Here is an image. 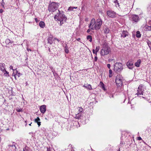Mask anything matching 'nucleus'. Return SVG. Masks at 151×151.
Wrapping results in <instances>:
<instances>
[{"label":"nucleus","instance_id":"obj_1","mask_svg":"<svg viewBox=\"0 0 151 151\" xmlns=\"http://www.w3.org/2000/svg\"><path fill=\"white\" fill-rule=\"evenodd\" d=\"M58 13H57L55 16L54 18L55 20L56 19V20L59 21L60 25H61L64 23V22H65L66 21L67 18L65 17V15L63 14V11L60 12L58 10Z\"/></svg>","mask_w":151,"mask_h":151},{"label":"nucleus","instance_id":"obj_2","mask_svg":"<svg viewBox=\"0 0 151 151\" xmlns=\"http://www.w3.org/2000/svg\"><path fill=\"white\" fill-rule=\"evenodd\" d=\"M110 51V48L107 45V43H104L103 46L102 48L101 52V55L102 56H104L109 54Z\"/></svg>","mask_w":151,"mask_h":151},{"label":"nucleus","instance_id":"obj_3","mask_svg":"<svg viewBox=\"0 0 151 151\" xmlns=\"http://www.w3.org/2000/svg\"><path fill=\"white\" fill-rule=\"evenodd\" d=\"M123 69V65L121 63L117 62L114 65V70L117 73H120Z\"/></svg>","mask_w":151,"mask_h":151},{"label":"nucleus","instance_id":"obj_4","mask_svg":"<svg viewBox=\"0 0 151 151\" xmlns=\"http://www.w3.org/2000/svg\"><path fill=\"white\" fill-rule=\"evenodd\" d=\"M59 3L55 2H52L49 4L48 9L50 12H53L57 10L58 7Z\"/></svg>","mask_w":151,"mask_h":151},{"label":"nucleus","instance_id":"obj_5","mask_svg":"<svg viewBox=\"0 0 151 151\" xmlns=\"http://www.w3.org/2000/svg\"><path fill=\"white\" fill-rule=\"evenodd\" d=\"M102 21L100 19H98L95 21V23L94 25V29L98 30L100 29L102 24Z\"/></svg>","mask_w":151,"mask_h":151},{"label":"nucleus","instance_id":"obj_6","mask_svg":"<svg viewBox=\"0 0 151 151\" xmlns=\"http://www.w3.org/2000/svg\"><path fill=\"white\" fill-rule=\"evenodd\" d=\"M122 77L119 76H117L115 79V82L117 86L121 87L122 85Z\"/></svg>","mask_w":151,"mask_h":151},{"label":"nucleus","instance_id":"obj_7","mask_svg":"<svg viewBox=\"0 0 151 151\" xmlns=\"http://www.w3.org/2000/svg\"><path fill=\"white\" fill-rule=\"evenodd\" d=\"M144 91V90L142 89V85H140L138 87L137 90V93L135 94V95L137 96L140 95H143Z\"/></svg>","mask_w":151,"mask_h":151},{"label":"nucleus","instance_id":"obj_8","mask_svg":"<svg viewBox=\"0 0 151 151\" xmlns=\"http://www.w3.org/2000/svg\"><path fill=\"white\" fill-rule=\"evenodd\" d=\"M130 20L134 22H137L139 20V17L136 14L132 15L130 17Z\"/></svg>","mask_w":151,"mask_h":151},{"label":"nucleus","instance_id":"obj_9","mask_svg":"<svg viewBox=\"0 0 151 151\" xmlns=\"http://www.w3.org/2000/svg\"><path fill=\"white\" fill-rule=\"evenodd\" d=\"M106 14L109 17L114 18L116 17V14L114 11L112 10H109L107 12Z\"/></svg>","mask_w":151,"mask_h":151},{"label":"nucleus","instance_id":"obj_10","mask_svg":"<svg viewBox=\"0 0 151 151\" xmlns=\"http://www.w3.org/2000/svg\"><path fill=\"white\" fill-rule=\"evenodd\" d=\"M95 23V20L94 18H92L91 22L90 23L88 26L89 28L92 30L94 29V25Z\"/></svg>","mask_w":151,"mask_h":151},{"label":"nucleus","instance_id":"obj_11","mask_svg":"<svg viewBox=\"0 0 151 151\" xmlns=\"http://www.w3.org/2000/svg\"><path fill=\"white\" fill-rule=\"evenodd\" d=\"M133 62L131 60H129L127 63V65L129 69H132L134 67Z\"/></svg>","mask_w":151,"mask_h":151},{"label":"nucleus","instance_id":"obj_12","mask_svg":"<svg viewBox=\"0 0 151 151\" xmlns=\"http://www.w3.org/2000/svg\"><path fill=\"white\" fill-rule=\"evenodd\" d=\"M121 37H129V33L127 31H123L122 34H121Z\"/></svg>","mask_w":151,"mask_h":151},{"label":"nucleus","instance_id":"obj_13","mask_svg":"<svg viewBox=\"0 0 151 151\" xmlns=\"http://www.w3.org/2000/svg\"><path fill=\"white\" fill-rule=\"evenodd\" d=\"M40 110L41 113L44 114L46 111V106L45 105L41 106L40 107Z\"/></svg>","mask_w":151,"mask_h":151},{"label":"nucleus","instance_id":"obj_14","mask_svg":"<svg viewBox=\"0 0 151 151\" xmlns=\"http://www.w3.org/2000/svg\"><path fill=\"white\" fill-rule=\"evenodd\" d=\"M5 65L4 63H0V70L4 72V70H5Z\"/></svg>","mask_w":151,"mask_h":151},{"label":"nucleus","instance_id":"obj_15","mask_svg":"<svg viewBox=\"0 0 151 151\" xmlns=\"http://www.w3.org/2000/svg\"><path fill=\"white\" fill-rule=\"evenodd\" d=\"M40 121V119L39 117H37L36 119H35L34 120V122L35 123H37L38 127L40 126L41 125V122L39 121Z\"/></svg>","mask_w":151,"mask_h":151},{"label":"nucleus","instance_id":"obj_16","mask_svg":"<svg viewBox=\"0 0 151 151\" xmlns=\"http://www.w3.org/2000/svg\"><path fill=\"white\" fill-rule=\"evenodd\" d=\"M14 142H13V144H14ZM9 147L12 148V151H16V147L15 145L13 144L12 145H9Z\"/></svg>","mask_w":151,"mask_h":151},{"label":"nucleus","instance_id":"obj_17","mask_svg":"<svg viewBox=\"0 0 151 151\" xmlns=\"http://www.w3.org/2000/svg\"><path fill=\"white\" fill-rule=\"evenodd\" d=\"M141 63V60L140 59H139L137 60V62L134 63V65L135 66L137 67H138L139 66L140 64Z\"/></svg>","mask_w":151,"mask_h":151},{"label":"nucleus","instance_id":"obj_18","mask_svg":"<svg viewBox=\"0 0 151 151\" xmlns=\"http://www.w3.org/2000/svg\"><path fill=\"white\" fill-rule=\"evenodd\" d=\"M104 30L105 33L110 34L109 33V29L108 27H105L104 29Z\"/></svg>","mask_w":151,"mask_h":151},{"label":"nucleus","instance_id":"obj_19","mask_svg":"<svg viewBox=\"0 0 151 151\" xmlns=\"http://www.w3.org/2000/svg\"><path fill=\"white\" fill-rule=\"evenodd\" d=\"M82 116V114L81 113H78L76 114L75 118L78 119H81Z\"/></svg>","mask_w":151,"mask_h":151},{"label":"nucleus","instance_id":"obj_20","mask_svg":"<svg viewBox=\"0 0 151 151\" xmlns=\"http://www.w3.org/2000/svg\"><path fill=\"white\" fill-rule=\"evenodd\" d=\"M40 26L42 28H43L45 26V23L43 21H40L39 24Z\"/></svg>","mask_w":151,"mask_h":151},{"label":"nucleus","instance_id":"obj_21","mask_svg":"<svg viewBox=\"0 0 151 151\" xmlns=\"http://www.w3.org/2000/svg\"><path fill=\"white\" fill-rule=\"evenodd\" d=\"M83 86L89 90H91L92 89L91 86L90 84H87L86 86Z\"/></svg>","mask_w":151,"mask_h":151},{"label":"nucleus","instance_id":"obj_22","mask_svg":"<svg viewBox=\"0 0 151 151\" xmlns=\"http://www.w3.org/2000/svg\"><path fill=\"white\" fill-rule=\"evenodd\" d=\"M47 40L48 43L51 44L53 43V41H54V40L53 39V38H47Z\"/></svg>","mask_w":151,"mask_h":151},{"label":"nucleus","instance_id":"obj_23","mask_svg":"<svg viewBox=\"0 0 151 151\" xmlns=\"http://www.w3.org/2000/svg\"><path fill=\"white\" fill-rule=\"evenodd\" d=\"M100 85L101 88L104 91H106V89L105 88L104 85L103 83L101 81L100 82Z\"/></svg>","mask_w":151,"mask_h":151},{"label":"nucleus","instance_id":"obj_24","mask_svg":"<svg viewBox=\"0 0 151 151\" xmlns=\"http://www.w3.org/2000/svg\"><path fill=\"white\" fill-rule=\"evenodd\" d=\"M5 43L7 45V44H9L10 43L11 44L12 42L9 39L7 38L5 40Z\"/></svg>","mask_w":151,"mask_h":151},{"label":"nucleus","instance_id":"obj_25","mask_svg":"<svg viewBox=\"0 0 151 151\" xmlns=\"http://www.w3.org/2000/svg\"><path fill=\"white\" fill-rule=\"evenodd\" d=\"M136 37L137 38H139L141 37V34H140L139 31H137L136 32Z\"/></svg>","mask_w":151,"mask_h":151},{"label":"nucleus","instance_id":"obj_26","mask_svg":"<svg viewBox=\"0 0 151 151\" xmlns=\"http://www.w3.org/2000/svg\"><path fill=\"white\" fill-rule=\"evenodd\" d=\"M99 49H100V47L99 46H98L96 47V48L95 49V51H96L95 55L96 56L97 55V52H98L99 51Z\"/></svg>","mask_w":151,"mask_h":151},{"label":"nucleus","instance_id":"obj_27","mask_svg":"<svg viewBox=\"0 0 151 151\" xmlns=\"http://www.w3.org/2000/svg\"><path fill=\"white\" fill-rule=\"evenodd\" d=\"M64 49L65 50V52L66 53H68L69 51V50H68V47H67V46H65Z\"/></svg>","mask_w":151,"mask_h":151},{"label":"nucleus","instance_id":"obj_28","mask_svg":"<svg viewBox=\"0 0 151 151\" xmlns=\"http://www.w3.org/2000/svg\"><path fill=\"white\" fill-rule=\"evenodd\" d=\"M77 7H71V6H70V7H69L68 9V11H72L73 10V9H77Z\"/></svg>","mask_w":151,"mask_h":151},{"label":"nucleus","instance_id":"obj_29","mask_svg":"<svg viewBox=\"0 0 151 151\" xmlns=\"http://www.w3.org/2000/svg\"><path fill=\"white\" fill-rule=\"evenodd\" d=\"M109 77L110 78L112 76V71L110 69L109 70Z\"/></svg>","mask_w":151,"mask_h":151},{"label":"nucleus","instance_id":"obj_30","mask_svg":"<svg viewBox=\"0 0 151 151\" xmlns=\"http://www.w3.org/2000/svg\"><path fill=\"white\" fill-rule=\"evenodd\" d=\"M5 72L4 73V75L5 76H9V72H7L6 70H4V72Z\"/></svg>","mask_w":151,"mask_h":151},{"label":"nucleus","instance_id":"obj_31","mask_svg":"<svg viewBox=\"0 0 151 151\" xmlns=\"http://www.w3.org/2000/svg\"><path fill=\"white\" fill-rule=\"evenodd\" d=\"M16 110L18 112H22L23 111L22 109H19L18 108H16Z\"/></svg>","mask_w":151,"mask_h":151},{"label":"nucleus","instance_id":"obj_32","mask_svg":"<svg viewBox=\"0 0 151 151\" xmlns=\"http://www.w3.org/2000/svg\"><path fill=\"white\" fill-rule=\"evenodd\" d=\"M147 42L149 47L150 48V50H151V42L150 41L148 40Z\"/></svg>","mask_w":151,"mask_h":151},{"label":"nucleus","instance_id":"obj_33","mask_svg":"<svg viewBox=\"0 0 151 151\" xmlns=\"http://www.w3.org/2000/svg\"><path fill=\"white\" fill-rule=\"evenodd\" d=\"M79 109L78 110L81 113L83 111V109L81 107H79Z\"/></svg>","mask_w":151,"mask_h":151},{"label":"nucleus","instance_id":"obj_34","mask_svg":"<svg viewBox=\"0 0 151 151\" xmlns=\"http://www.w3.org/2000/svg\"><path fill=\"white\" fill-rule=\"evenodd\" d=\"M146 28L148 30H151V26H147L146 27Z\"/></svg>","mask_w":151,"mask_h":151},{"label":"nucleus","instance_id":"obj_35","mask_svg":"<svg viewBox=\"0 0 151 151\" xmlns=\"http://www.w3.org/2000/svg\"><path fill=\"white\" fill-rule=\"evenodd\" d=\"M23 151H29V150L26 149V147L23 148Z\"/></svg>","mask_w":151,"mask_h":151},{"label":"nucleus","instance_id":"obj_36","mask_svg":"<svg viewBox=\"0 0 151 151\" xmlns=\"http://www.w3.org/2000/svg\"><path fill=\"white\" fill-rule=\"evenodd\" d=\"M107 67L109 69H110V65L109 64H108L107 65Z\"/></svg>","mask_w":151,"mask_h":151},{"label":"nucleus","instance_id":"obj_37","mask_svg":"<svg viewBox=\"0 0 151 151\" xmlns=\"http://www.w3.org/2000/svg\"><path fill=\"white\" fill-rule=\"evenodd\" d=\"M97 59H98L97 57L96 56H95L94 57V60L95 61H96L97 60Z\"/></svg>","mask_w":151,"mask_h":151},{"label":"nucleus","instance_id":"obj_38","mask_svg":"<svg viewBox=\"0 0 151 151\" xmlns=\"http://www.w3.org/2000/svg\"><path fill=\"white\" fill-rule=\"evenodd\" d=\"M4 4L5 3L3 1V0H2V2L1 3V5L3 6H4Z\"/></svg>","mask_w":151,"mask_h":151},{"label":"nucleus","instance_id":"obj_39","mask_svg":"<svg viewBox=\"0 0 151 151\" xmlns=\"http://www.w3.org/2000/svg\"><path fill=\"white\" fill-rule=\"evenodd\" d=\"M137 139L139 140H142V138L140 137H137Z\"/></svg>","mask_w":151,"mask_h":151},{"label":"nucleus","instance_id":"obj_40","mask_svg":"<svg viewBox=\"0 0 151 151\" xmlns=\"http://www.w3.org/2000/svg\"><path fill=\"white\" fill-rule=\"evenodd\" d=\"M35 22L37 23L39 21L38 20V19H37V18H35Z\"/></svg>","mask_w":151,"mask_h":151},{"label":"nucleus","instance_id":"obj_41","mask_svg":"<svg viewBox=\"0 0 151 151\" xmlns=\"http://www.w3.org/2000/svg\"><path fill=\"white\" fill-rule=\"evenodd\" d=\"M86 38H92V37L91 35H88L87 36Z\"/></svg>","mask_w":151,"mask_h":151},{"label":"nucleus","instance_id":"obj_42","mask_svg":"<svg viewBox=\"0 0 151 151\" xmlns=\"http://www.w3.org/2000/svg\"><path fill=\"white\" fill-rule=\"evenodd\" d=\"M47 151H51L50 148L47 147Z\"/></svg>","mask_w":151,"mask_h":151},{"label":"nucleus","instance_id":"obj_43","mask_svg":"<svg viewBox=\"0 0 151 151\" xmlns=\"http://www.w3.org/2000/svg\"><path fill=\"white\" fill-rule=\"evenodd\" d=\"M87 39H90L89 41L90 42H91L92 41V38H87Z\"/></svg>","mask_w":151,"mask_h":151},{"label":"nucleus","instance_id":"obj_44","mask_svg":"<svg viewBox=\"0 0 151 151\" xmlns=\"http://www.w3.org/2000/svg\"><path fill=\"white\" fill-rule=\"evenodd\" d=\"M13 66H10V68H10V69H12L13 70H14V69H13Z\"/></svg>","mask_w":151,"mask_h":151},{"label":"nucleus","instance_id":"obj_45","mask_svg":"<svg viewBox=\"0 0 151 151\" xmlns=\"http://www.w3.org/2000/svg\"><path fill=\"white\" fill-rule=\"evenodd\" d=\"M80 39L81 38H76V40L80 42Z\"/></svg>","mask_w":151,"mask_h":151},{"label":"nucleus","instance_id":"obj_46","mask_svg":"<svg viewBox=\"0 0 151 151\" xmlns=\"http://www.w3.org/2000/svg\"><path fill=\"white\" fill-rule=\"evenodd\" d=\"M114 2L115 3H117V4H119V3H118L117 0H115V1H114Z\"/></svg>","mask_w":151,"mask_h":151},{"label":"nucleus","instance_id":"obj_47","mask_svg":"<svg viewBox=\"0 0 151 151\" xmlns=\"http://www.w3.org/2000/svg\"><path fill=\"white\" fill-rule=\"evenodd\" d=\"M3 11L2 9H0V13H2V12H3Z\"/></svg>","mask_w":151,"mask_h":151},{"label":"nucleus","instance_id":"obj_48","mask_svg":"<svg viewBox=\"0 0 151 151\" xmlns=\"http://www.w3.org/2000/svg\"><path fill=\"white\" fill-rule=\"evenodd\" d=\"M54 40H57L58 42H59V41H60V40H59L58 38H54Z\"/></svg>","mask_w":151,"mask_h":151},{"label":"nucleus","instance_id":"obj_49","mask_svg":"<svg viewBox=\"0 0 151 151\" xmlns=\"http://www.w3.org/2000/svg\"><path fill=\"white\" fill-rule=\"evenodd\" d=\"M90 29H88V30L87 31V32H89L90 31Z\"/></svg>","mask_w":151,"mask_h":151},{"label":"nucleus","instance_id":"obj_50","mask_svg":"<svg viewBox=\"0 0 151 151\" xmlns=\"http://www.w3.org/2000/svg\"><path fill=\"white\" fill-rule=\"evenodd\" d=\"M93 52L94 54H95H95L96 52H95V50L94 49H93Z\"/></svg>","mask_w":151,"mask_h":151},{"label":"nucleus","instance_id":"obj_51","mask_svg":"<svg viewBox=\"0 0 151 151\" xmlns=\"http://www.w3.org/2000/svg\"><path fill=\"white\" fill-rule=\"evenodd\" d=\"M27 50L28 51L30 50V51H32V50L30 49H29L28 48H27Z\"/></svg>","mask_w":151,"mask_h":151},{"label":"nucleus","instance_id":"obj_52","mask_svg":"<svg viewBox=\"0 0 151 151\" xmlns=\"http://www.w3.org/2000/svg\"><path fill=\"white\" fill-rule=\"evenodd\" d=\"M15 70H16L17 73H18V71H17V69H15Z\"/></svg>","mask_w":151,"mask_h":151},{"label":"nucleus","instance_id":"obj_53","mask_svg":"<svg viewBox=\"0 0 151 151\" xmlns=\"http://www.w3.org/2000/svg\"><path fill=\"white\" fill-rule=\"evenodd\" d=\"M120 151V148H119L118 150V151Z\"/></svg>","mask_w":151,"mask_h":151},{"label":"nucleus","instance_id":"obj_54","mask_svg":"<svg viewBox=\"0 0 151 151\" xmlns=\"http://www.w3.org/2000/svg\"><path fill=\"white\" fill-rule=\"evenodd\" d=\"M32 123L31 122L30 124H29V125L30 126H31V124H32Z\"/></svg>","mask_w":151,"mask_h":151},{"label":"nucleus","instance_id":"obj_55","mask_svg":"<svg viewBox=\"0 0 151 151\" xmlns=\"http://www.w3.org/2000/svg\"><path fill=\"white\" fill-rule=\"evenodd\" d=\"M49 51H50V48H49Z\"/></svg>","mask_w":151,"mask_h":151},{"label":"nucleus","instance_id":"obj_56","mask_svg":"<svg viewBox=\"0 0 151 151\" xmlns=\"http://www.w3.org/2000/svg\"><path fill=\"white\" fill-rule=\"evenodd\" d=\"M14 77H15V78L16 79V76H15H15H14Z\"/></svg>","mask_w":151,"mask_h":151},{"label":"nucleus","instance_id":"obj_57","mask_svg":"<svg viewBox=\"0 0 151 151\" xmlns=\"http://www.w3.org/2000/svg\"><path fill=\"white\" fill-rule=\"evenodd\" d=\"M18 74L19 75H20V73H18Z\"/></svg>","mask_w":151,"mask_h":151},{"label":"nucleus","instance_id":"obj_58","mask_svg":"<svg viewBox=\"0 0 151 151\" xmlns=\"http://www.w3.org/2000/svg\"><path fill=\"white\" fill-rule=\"evenodd\" d=\"M27 123H26V124H25V126H26V125H27Z\"/></svg>","mask_w":151,"mask_h":151},{"label":"nucleus","instance_id":"obj_59","mask_svg":"<svg viewBox=\"0 0 151 151\" xmlns=\"http://www.w3.org/2000/svg\"><path fill=\"white\" fill-rule=\"evenodd\" d=\"M25 123H27V121H25Z\"/></svg>","mask_w":151,"mask_h":151},{"label":"nucleus","instance_id":"obj_60","mask_svg":"<svg viewBox=\"0 0 151 151\" xmlns=\"http://www.w3.org/2000/svg\"><path fill=\"white\" fill-rule=\"evenodd\" d=\"M142 97L143 98H145V97Z\"/></svg>","mask_w":151,"mask_h":151},{"label":"nucleus","instance_id":"obj_61","mask_svg":"<svg viewBox=\"0 0 151 151\" xmlns=\"http://www.w3.org/2000/svg\"><path fill=\"white\" fill-rule=\"evenodd\" d=\"M87 19H86V21H87Z\"/></svg>","mask_w":151,"mask_h":151},{"label":"nucleus","instance_id":"obj_62","mask_svg":"<svg viewBox=\"0 0 151 151\" xmlns=\"http://www.w3.org/2000/svg\"><path fill=\"white\" fill-rule=\"evenodd\" d=\"M87 19H86V21H87Z\"/></svg>","mask_w":151,"mask_h":151}]
</instances>
